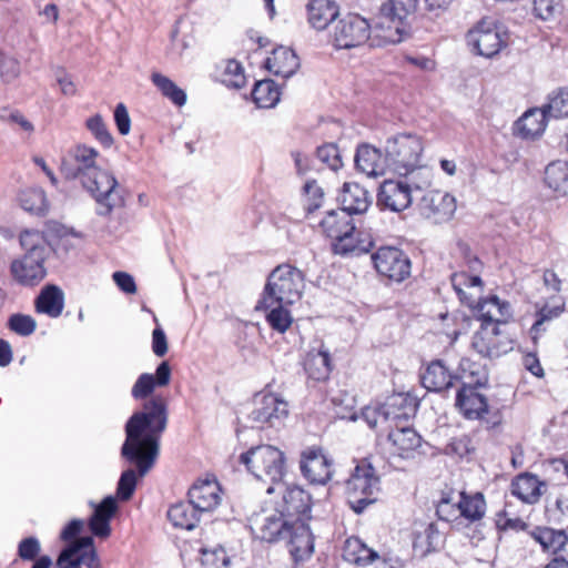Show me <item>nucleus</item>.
Segmentation results:
<instances>
[{"instance_id":"1a4fd4ad","label":"nucleus","mask_w":568,"mask_h":568,"mask_svg":"<svg viewBox=\"0 0 568 568\" xmlns=\"http://www.w3.org/2000/svg\"><path fill=\"white\" fill-rule=\"evenodd\" d=\"M81 185L93 196L99 215H109L123 205L116 179L108 171L99 169L80 181Z\"/></svg>"},{"instance_id":"49530a36","label":"nucleus","mask_w":568,"mask_h":568,"mask_svg":"<svg viewBox=\"0 0 568 568\" xmlns=\"http://www.w3.org/2000/svg\"><path fill=\"white\" fill-rule=\"evenodd\" d=\"M21 207L36 215H43L48 211L47 196L41 189H28L20 192Z\"/></svg>"},{"instance_id":"6e6d98bb","label":"nucleus","mask_w":568,"mask_h":568,"mask_svg":"<svg viewBox=\"0 0 568 568\" xmlns=\"http://www.w3.org/2000/svg\"><path fill=\"white\" fill-rule=\"evenodd\" d=\"M87 128L93 134L95 140L104 148H110L112 145L113 138L100 114L89 118L87 120Z\"/></svg>"},{"instance_id":"0eeeda50","label":"nucleus","mask_w":568,"mask_h":568,"mask_svg":"<svg viewBox=\"0 0 568 568\" xmlns=\"http://www.w3.org/2000/svg\"><path fill=\"white\" fill-rule=\"evenodd\" d=\"M470 381L463 384L456 395V407L469 420L484 418L488 413V400L478 388L488 383L487 371L477 364H469Z\"/></svg>"},{"instance_id":"5fc2aeb1","label":"nucleus","mask_w":568,"mask_h":568,"mask_svg":"<svg viewBox=\"0 0 568 568\" xmlns=\"http://www.w3.org/2000/svg\"><path fill=\"white\" fill-rule=\"evenodd\" d=\"M8 327L20 336H29L34 333L37 328L36 320L26 314H12L8 320Z\"/></svg>"},{"instance_id":"603ef678","label":"nucleus","mask_w":568,"mask_h":568,"mask_svg":"<svg viewBox=\"0 0 568 568\" xmlns=\"http://www.w3.org/2000/svg\"><path fill=\"white\" fill-rule=\"evenodd\" d=\"M436 514L440 520L454 521L460 517L459 493L455 496L449 494L444 496L436 507Z\"/></svg>"},{"instance_id":"cd10ccee","label":"nucleus","mask_w":568,"mask_h":568,"mask_svg":"<svg viewBox=\"0 0 568 568\" xmlns=\"http://www.w3.org/2000/svg\"><path fill=\"white\" fill-rule=\"evenodd\" d=\"M455 379H457V376L453 375L439 359L433 361L422 375L423 386L427 390L437 393L450 388Z\"/></svg>"},{"instance_id":"4c0bfd02","label":"nucleus","mask_w":568,"mask_h":568,"mask_svg":"<svg viewBox=\"0 0 568 568\" xmlns=\"http://www.w3.org/2000/svg\"><path fill=\"white\" fill-rule=\"evenodd\" d=\"M386 417L389 422L398 424L400 420H407L416 410V404L413 398L405 394H395L385 403Z\"/></svg>"},{"instance_id":"37998d69","label":"nucleus","mask_w":568,"mask_h":568,"mask_svg":"<svg viewBox=\"0 0 568 568\" xmlns=\"http://www.w3.org/2000/svg\"><path fill=\"white\" fill-rule=\"evenodd\" d=\"M459 510L460 517L469 521L480 520L486 513V501L481 493L475 495H467L464 491L459 493Z\"/></svg>"},{"instance_id":"473e14b6","label":"nucleus","mask_w":568,"mask_h":568,"mask_svg":"<svg viewBox=\"0 0 568 568\" xmlns=\"http://www.w3.org/2000/svg\"><path fill=\"white\" fill-rule=\"evenodd\" d=\"M201 514L190 500L180 501L169 508L168 518L174 527L192 530L199 524Z\"/></svg>"},{"instance_id":"412c9836","label":"nucleus","mask_w":568,"mask_h":568,"mask_svg":"<svg viewBox=\"0 0 568 568\" xmlns=\"http://www.w3.org/2000/svg\"><path fill=\"white\" fill-rule=\"evenodd\" d=\"M355 165L358 171L367 176L384 175L386 170L389 169L386 154L383 156L378 149L369 144H362L357 148Z\"/></svg>"},{"instance_id":"5701e85b","label":"nucleus","mask_w":568,"mask_h":568,"mask_svg":"<svg viewBox=\"0 0 568 568\" xmlns=\"http://www.w3.org/2000/svg\"><path fill=\"white\" fill-rule=\"evenodd\" d=\"M338 200L342 205L341 211L348 216L366 212L372 203L368 191L358 183L352 182L344 183Z\"/></svg>"},{"instance_id":"864d4df0","label":"nucleus","mask_w":568,"mask_h":568,"mask_svg":"<svg viewBox=\"0 0 568 568\" xmlns=\"http://www.w3.org/2000/svg\"><path fill=\"white\" fill-rule=\"evenodd\" d=\"M562 310L560 307H542L537 313V318L530 328V335L534 342L547 329V324L554 318L558 317L561 314Z\"/></svg>"},{"instance_id":"680f3d73","label":"nucleus","mask_w":568,"mask_h":568,"mask_svg":"<svg viewBox=\"0 0 568 568\" xmlns=\"http://www.w3.org/2000/svg\"><path fill=\"white\" fill-rule=\"evenodd\" d=\"M40 233L43 234L44 237H47L50 250L57 241V239H64L68 237L69 235L78 236V233H75L73 230L68 229L67 226L62 225L57 221H48L45 223L44 231Z\"/></svg>"},{"instance_id":"ddd939ff","label":"nucleus","mask_w":568,"mask_h":568,"mask_svg":"<svg viewBox=\"0 0 568 568\" xmlns=\"http://www.w3.org/2000/svg\"><path fill=\"white\" fill-rule=\"evenodd\" d=\"M372 261L381 275L396 282L404 281L410 273L409 258L397 247H379L372 255Z\"/></svg>"},{"instance_id":"4be33fe9","label":"nucleus","mask_w":568,"mask_h":568,"mask_svg":"<svg viewBox=\"0 0 568 568\" xmlns=\"http://www.w3.org/2000/svg\"><path fill=\"white\" fill-rule=\"evenodd\" d=\"M410 30L409 26L395 23L389 17H383L381 11L374 24L371 26V32L378 40V45L397 44L410 34Z\"/></svg>"},{"instance_id":"423d86ee","label":"nucleus","mask_w":568,"mask_h":568,"mask_svg":"<svg viewBox=\"0 0 568 568\" xmlns=\"http://www.w3.org/2000/svg\"><path fill=\"white\" fill-rule=\"evenodd\" d=\"M240 463L257 479L280 483L285 474L283 452L271 445L252 447L241 454Z\"/></svg>"},{"instance_id":"a19ab883","label":"nucleus","mask_w":568,"mask_h":568,"mask_svg":"<svg viewBox=\"0 0 568 568\" xmlns=\"http://www.w3.org/2000/svg\"><path fill=\"white\" fill-rule=\"evenodd\" d=\"M373 246V242L359 240L356 237V232H348L345 235L338 236L332 243V248L335 254L345 256V255H359L363 253H367Z\"/></svg>"},{"instance_id":"052dcab7","label":"nucleus","mask_w":568,"mask_h":568,"mask_svg":"<svg viewBox=\"0 0 568 568\" xmlns=\"http://www.w3.org/2000/svg\"><path fill=\"white\" fill-rule=\"evenodd\" d=\"M156 387L154 375L141 374L134 383L131 394L134 399H144L150 396Z\"/></svg>"},{"instance_id":"f704fd0d","label":"nucleus","mask_w":568,"mask_h":568,"mask_svg":"<svg viewBox=\"0 0 568 568\" xmlns=\"http://www.w3.org/2000/svg\"><path fill=\"white\" fill-rule=\"evenodd\" d=\"M388 440L400 457H408L422 443L420 436L413 428L399 427L398 424L389 432Z\"/></svg>"},{"instance_id":"393cba45","label":"nucleus","mask_w":568,"mask_h":568,"mask_svg":"<svg viewBox=\"0 0 568 568\" xmlns=\"http://www.w3.org/2000/svg\"><path fill=\"white\" fill-rule=\"evenodd\" d=\"M118 510V504L113 496H106L89 519V528L95 537L108 538L111 535L110 520Z\"/></svg>"},{"instance_id":"8fccbe9b","label":"nucleus","mask_w":568,"mask_h":568,"mask_svg":"<svg viewBox=\"0 0 568 568\" xmlns=\"http://www.w3.org/2000/svg\"><path fill=\"white\" fill-rule=\"evenodd\" d=\"M548 118L559 119L568 116V90H558L549 97V102L544 106Z\"/></svg>"},{"instance_id":"a878e982","label":"nucleus","mask_w":568,"mask_h":568,"mask_svg":"<svg viewBox=\"0 0 568 568\" xmlns=\"http://www.w3.org/2000/svg\"><path fill=\"white\" fill-rule=\"evenodd\" d=\"M531 536L540 544L545 551H549L554 555L560 554L568 558V535L564 529L536 527Z\"/></svg>"},{"instance_id":"0e129e2a","label":"nucleus","mask_w":568,"mask_h":568,"mask_svg":"<svg viewBox=\"0 0 568 568\" xmlns=\"http://www.w3.org/2000/svg\"><path fill=\"white\" fill-rule=\"evenodd\" d=\"M41 551V545L38 538L28 537L22 539L18 545V556L22 560L32 561L36 560Z\"/></svg>"},{"instance_id":"9d476101","label":"nucleus","mask_w":568,"mask_h":568,"mask_svg":"<svg viewBox=\"0 0 568 568\" xmlns=\"http://www.w3.org/2000/svg\"><path fill=\"white\" fill-rule=\"evenodd\" d=\"M378 490L379 479L369 464L357 465L346 481L348 504L357 514L375 503Z\"/></svg>"},{"instance_id":"de8ad7c7","label":"nucleus","mask_w":568,"mask_h":568,"mask_svg":"<svg viewBox=\"0 0 568 568\" xmlns=\"http://www.w3.org/2000/svg\"><path fill=\"white\" fill-rule=\"evenodd\" d=\"M151 80L153 84L161 91V93L168 98L172 103L178 106H182L186 102V93L184 90L179 88L171 79L168 77L154 72L151 75Z\"/></svg>"},{"instance_id":"aec40b11","label":"nucleus","mask_w":568,"mask_h":568,"mask_svg":"<svg viewBox=\"0 0 568 568\" xmlns=\"http://www.w3.org/2000/svg\"><path fill=\"white\" fill-rule=\"evenodd\" d=\"M187 496L202 514L211 513L222 501V489L215 478L199 479L189 489Z\"/></svg>"},{"instance_id":"c03bdc74","label":"nucleus","mask_w":568,"mask_h":568,"mask_svg":"<svg viewBox=\"0 0 568 568\" xmlns=\"http://www.w3.org/2000/svg\"><path fill=\"white\" fill-rule=\"evenodd\" d=\"M252 98L258 108L268 109L278 103L281 92L273 80H262L255 83Z\"/></svg>"},{"instance_id":"e433bc0d","label":"nucleus","mask_w":568,"mask_h":568,"mask_svg":"<svg viewBox=\"0 0 568 568\" xmlns=\"http://www.w3.org/2000/svg\"><path fill=\"white\" fill-rule=\"evenodd\" d=\"M323 232L333 241L348 232L356 231L353 220L342 211H329L320 223Z\"/></svg>"},{"instance_id":"bf43d9fd","label":"nucleus","mask_w":568,"mask_h":568,"mask_svg":"<svg viewBox=\"0 0 568 568\" xmlns=\"http://www.w3.org/2000/svg\"><path fill=\"white\" fill-rule=\"evenodd\" d=\"M136 487V475L132 468L124 470L118 481L116 495L121 500H129Z\"/></svg>"},{"instance_id":"c85d7f7f","label":"nucleus","mask_w":568,"mask_h":568,"mask_svg":"<svg viewBox=\"0 0 568 568\" xmlns=\"http://www.w3.org/2000/svg\"><path fill=\"white\" fill-rule=\"evenodd\" d=\"M547 119L544 108L530 109L516 122V133L523 139H534L545 131Z\"/></svg>"},{"instance_id":"79ce46f5","label":"nucleus","mask_w":568,"mask_h":568,"mask_svg":"<svg viewBox=\"0 0 568 568\" xmlns=\"http://www.w3.org/2000/svg\"><path fill=\"white\" fill-rule=\"evenodd\" d=\"M304 368L310 378L314 381L326 379L332 371L328 352L321 349L317 352L308 353L305 359Z\"/></svg>"},{"instance_id":"58836bf2","label":"nucleus","mask_w":568,"mask_h":568,"mask_svg":"<svg viewBox=\"0 0 568 568\" xmlns=\"http://www.w3.org/2000/svg\"><path fill=\"white\" fill-rule=\"evenodd\" d=\"M291 304L284 303H274L272 306L261 305V300L258 301L255 310L256 311H265L266 312V321L270 326L278 332H286L293 323V316L288 311V306Z\"/></svg>"},{"instance_id":"774afa93","label":"nucleus","mask_w":568,"mask_h":568,"mask_svg":"<svg viewBox=\"0 0 568 568\" xmlns=\"http://www.w3.org/2000/svg\"><path fill=\"white\" fill-rule=\"evenodd\" d=\"M114 122L120 134H129L131 129V120L128 109L123 103H119L114 109Z\"/></svg>"},{"instance_id":"f03ea898","label":"nucleus","mask_w":568,"mask_h":568,"mask_svg":"<svg viewBox=\"0 0 568 568\" xmlns=\"http://www.w3.org/2000/svg\"><path fill=\"white\" fill-rule=\"evenodd\" d=\"M457 248L462 270L450 276L453 288L463 304L477 308L481 325L498 326L509 315V304L503 303L497 296L481 300L484 283L480 273L484 264L466 243L458 242Z\"/></svg>"},{"instance_id":"a211bd4d","label":"nucleus","mask_w":568,"mask_h":568,"mask_svg":"<svg viewBox=\"0 0 568 568\" xmlns=\"http://www.w3.org/2000/svg\"><path fill=\"white\" fill-rule=\"evenodd\" d=\"M288 413L287 403L275 394L257 395L254 398V408L248 415V419L256 425L270 424L275 426L286 417Z\"/></svg>"},{"instance_id":"69168bd1","label":"nucleus","mask_w":568,"mask_h":568,"mask_svg":"<svg viewBox=\"0 0 568 568\" xmlns=\"http://www.w3.org/2000/svg\"><path fill=\"white\" fill-rule=\"evenodd\" d=\"M362 418L371 428H376L378 425L389 422L388 417H386L384 404L381 406H366L362 410Z\"/></svg>"},{"instance_id":"6e6552de","label":"nucleus","mask_w":568,"mask_h":568,"mask_svg":"<svg viewBox=\"0 0 568 568\" xmlns=\"http://www.w3.org/2000/svg\"><path fill=\"white\" fill-rule=\"evenodd\" d=\"M404 180H385L377 194V205L392 212H402L412 204L413 190L429 185V179L404 175Z\"/></svg>"},{"instance_id":"c756f323","label":"nucleus","mask_w":568,"mask_h":568,"mask_svg":"<svg viewBox=\"0 0 568 568\" xmlns=\"http://www.w3.org/2000/svg\"><path fill=\"white\" fill-rule=\"evenodd\" d=\"M253 530L260 539L274 542L286 539V535L290 532V525L282 515H272L263 518L260 523L255 521Z\"/></svg>"},{"instance_id":"f257e3e1","label":"nucleus","mask_w":568,"mask_h":568,"mask_svg":"<svg viewBox=\"0 0 568 568\" xmlns=\"http://www.w3.org/2000/svg\"><path fill=\"white\" fill-rule=\"evenodd\" d=\"M168 425V406L163 397L145 402L125 424V440L121 455L136 466L141 477L146 475L159 456L160 438Z\"/></svg>"},{"instance_id":"bb28decb","label":"nucleus","mask_w":568,"mask_h":568,"mask_svg":"<svg viewBox=\"0 0 568 568\" xmlns=\"http://www.w3.org/2000/svg\"><path fill=\"white\" fill-rule=\"evenodd\" d=\"M265 65L275 75L287 79L300 68V59L292 49L278 47L266 59Z\"/></svg>"},{"instance_id":"a18cd8bd","label":"nucleus","mask_w":568,"mask_h":568,"mask_svg":"<svg viewBox=\"0 0 568 568\" xmlns=\"http://www.w3.org/2000/svg\"><path fill=\"white\" fill-rule=\"evenodd\" d=\"M545 182L555 192L566 194L568 192V163L554 161L545 170Z\"/></svg>"},{"instance_id":"09e8293b","label":"nucleus","mask_w":568,"mask_h":568,"mask_svg":"<svg viewBox=\"0 0 568 568\" xmlns=\"http://www.w3.org/2000/svg\"><path fill=\"white\" fill-rule=\"evenodd\" d=\"M310 495L300 487L286 488L283 500L286 511L292 515H302L310 509Z\"/></svg>"},{"instance_id":"20e7f679","label":"nucleus","mask_w":568,"mask_h":568,"mask_svg":"<svg viewBox=\"0 0 568 568\" xmlns=\"http://www.w3.org/2000/svg\"><path fill=\"white\" fill-rule=\"evenodd\" d=\"M424 144L417 134L399 133L386 140L385 153L389 170L398 175L428 178V171L419 165Z\"/></svg>"},{"instance_id":"2f4dec72","label":"nucleus","mask_w":568,"mask_h":568,"mask_svg":"<svg viewBox=\"0 0 568 568\" xmlns=\"http://www.w3.org/2000/svg\"><path fill=\"white\" fill-rule=\"evenodd\" d=\"M308 22L316 30H324L338 16V8L331 0H312L307 6Z\"/></svg>"},{"instance_id":"2eb2a0df","label":"nucleus","mask_w":568,"mask_h":568,"mask_svg":"<svg viewBox=\"0 0 568 568\" xmlns=\"http://www.w3.org/2000/svg\"><path fill=\"white\" fill-rule=\"evenodd\" d=\"M99 152L85 144H78L69 151L67 159H63L61 171L68 180H79L94 173L100 168L97 165Z\"/></svg>"},{"instance_id":"4468645a","label":"nucleus","mask_w":568,"mask_h":568,"mask_svg":"<svg viewBox=\"0 0 568 568\" xmlns=\"http://www.w3.org/2000/svg\"><path fill=\"white\" fill-rule=\"evenodd\" d=\"M84 565L88 568H101L100 559L90 536L80 537L62 549L58 559L59 568H79Z\"/></svg>"},{"instance_id":"ea45409f","label":"nucleus","mask_w":568,"mask_h":568,"mask_svg":"<svg viewBox=\"0 0 568 568\" xmlns=\"http://www.w3.org/2000/svg\"><path fill=\"white\" fill-rule=\"evenodd\" d=\"M344 560L359 566L368 565L377 558V552L356 537L348 538L343 548Z\"/></svg>"},{"instance_id":"e2e57ef3","label":"nucleus","mask_w":568,"mask_h":568,"mask_svg":"<svg viewBox=\"0 0 568 568\" xmlns=\"http://www.w3.org/2000/svg\"><path fill=\"white\" fill-rule=\"evenodd\" d=\"M20 74V63L13 57L0 51V78L10 82Z\"/></svg>"},{"instance_id":"39448f33","label":"nucleus","mask_w":568,"mask_h":568,"mask_svg":"<svg viewBox=\"0 0 568 568\" xmlns=\"http://www.w3.org/2000/svg\"><path fill=\"white\" fill-rule=\"evenodd\" d=\"M303 288L304 275L300 270L288 264L278 265L267 277L261 305L294 304L301 300Z\"/></svg>"},{"instance_id":"7ed1b4c3","label":"nucleus","mask_w":568,"mask_h":568,"mask_svg":"<svg viewBox=\"0 0 568 568\" xmlns=\"http://www.w3.org/2000/svg\"><path fill=\"white\" fill-rule=\"evenodd\" d=\"M24 255L11 263L13 278L24 286L38 285L47 275L44 262L51 250L47 237L37 230H24L20 234Z\"/></svg>"},{"instance_id":"4d7b16f0","label":"nucleus","mask_w":568,"mask_h":568,"mask_svg":"<svg viewBox=\"0 0 568 568\" xmlns=\"http://www.w3.org/2000/svg\"><path fill=\"white\" fill-rule=\"evenodd\" d=\"M223 82L227 87L235 89H241L245 85L246 78L244 74V69L240 62L236 60H229L226 62L223 73Z\"/></svg>"},{"instance_id":"338daca9","label":"nucleus","mask_w":568,"mask_h":568,"mask_svg":"<svg viewBox=\"0 0 568 568\" xmlns=\"http://www.w3.org/2000/svg\"><path fill=\"white\" fill-rule=\"evenodd\" d=\"M304 191L310 201L306 205V211L312 213L322 205L324 193L315 181L307 182L304 185Z\"/></svg>"},{"instance_id":"3c124183","label":"nucleus","mask_w":568,"mask_h":568,"mask_svg":"<svg viewBox=\"0 0 568 568\" xmlns=\"http://www.w3.org/2000/svg\"><path fill=\"white\" fill-rule=\"evenodd\" d=\"M0 121L8 124L13 130L31 133L33 131L32 123L18 110L2 106L0 108Z\"/></svg>"},{"instance_id":"6ab92c4d","label":"nucleus","mask_w":568,"mask_h":568,"mask_svg":"<svg viewBox=\"0 0 568 568\" xmlns=\"http://www.w3.org/2000/svg\"><path fill=\"white\" fill-rule=\"evenodd\" d=\"M456 211V199L444 191L427 192L420 202V213L434 223L449 221Z\"/></svg>"},{"instance_id":"72a5a7b5","label":"nucleus","mask_w":568,"mask_h":568,"mask_svg":"<svg viewBox=\"0 0 568 568\" xmlns=\"http://www.w3.org/2000/svg\"><path fill=\"white\" fill-rule=\"evenodd\" d=\"M417 3L418 0H386L381 7V12L383 17H389L395 23L410 27Z\"/></svg>"},{"instance_id":"b1692460","label":"nucleus","mask_w":568,"mask_h":568,"mask_svg":"<svg viewBox=\"0 0 568 568\" xmlns=\"http://www.w3.org/2000/svg\"><path fill=\"white\" fill-rule=\"evenodd\" d=\"M290 545V554L295 561L308 558L314 551L313 536L310 527L303 523L290 525V532L286 535Z\"/></svg>"},{"instance_id":"7c9ffc66","label":"nucleus","mask_w":568,"mask_h":568,"mask_svg":"<svg viewBox=\"0 0 568 568\" xmlns=\"http://www.w3.org/2000/svg\"><path fill=\"white\" fill-rule=\"evenodd\" d=\"M34 305L38 313L52 318L59 317L64 306L63 292L55 285H48L40 292Z\"/></svg>"},{"instance_id":"c9c22d12","label":"nucleus","mask_w":568,"mask_h":568,"mask_svg":"<svg viewBox=\"0 0 568 568\" xmlns=\"http://www.w3.org/2000/svg\"><path fill=\"white\" fill-rule=\"evenodd\" d=\"M542 483L531 474L518 475L511 483V494L527 504L536 503L541 493Z\"/></svg>"},{"instance_id":"f8f14e48","label":"nucleus","mask_w":568,"mask_h":568,"mask_svg":"<svg viewBox=\"0 0 568 568\" xmlns=\"http://www.w3.org/2000/svg\"><path fill=\"white\" fill-rule=\"evenodd\" d=\"M371 36V24L358 14H347L339 19L333 31V41L338 49H351L365 43Z\"/></svg>"},{"instance_id":"13d9d810","label":"nucleus","mask_w":568,"mask_h":568,"mask_svg":"<svg viewBox=\"0 0 568 568\" xmlns=\"http://www.w3.org/2000/svg\"><path fill=\"white\" fill-rule=\"evenodd\" d=\"M316 156L332 171H337L343 165L339 150L334 143H326L322 146H318L316 150Z\"/></svg>"},{"instance_id":"dca6fc26","label":"nucleus","mask_w":568,"mask_h":568,"mask_svg":"<svg viewBox=\"0 0 568 568\" xmlns=\"http://www.w3.org/2000/svg\"><path fill=\"white\" fill-rule=\"evenodd\" d=\"M301 470L315 485H325L333 476V460L321 447H307L302 453Z\"/></svg>"},{"instance_id":"9b49d317","label":"nucleus","mask_w":568,"mask_h":568,"mask_svg":"<svg viewBox=\"0 0 568 568\" xmlns=\"http://www.w3.org/2000/svg\"><path fill=\"white\" fill-rule=\"evenodd\" d=\"M467 41L479 55L491 58L507 45L508 34L495 23L483 20L468 32Z\"/></svg>"},{"instance_id":"f3484780","label":"nucleus","mask_w":568,"mask_h":568,"mask_svg":"<svg viewBox=\"0 0 568 568\" xmlns=\"http://www.w3.org/2000/svg\"><path fill=\"white\" fill-rule=\"evenodd\" d=\"M473 348L483 357H498L510 351L511 341L497 325H481L471 339Z\"/></svg>"}]
</instances>
